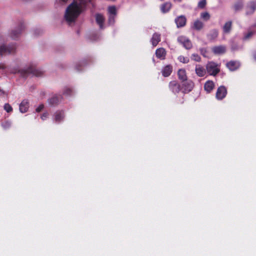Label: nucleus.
<instances>
[{
	"instance_id": "f257e3e1",
	"label": "nucleus",
	"mask_w": 256,
	"mask_h": 256,
	"mask_svg": "<svg viewBox=\"0 0 256 256\" xmlns=\"http://www.w3.org/2000/svg\"><path fill=\"white\" fill-rule=\"evenodd\" d=\"M82 8L83 4L77 1H74L68 6L65 12L64 18L69 24L76 21L82 12Z\"/></svg>"
},
{
	"instance_id": "f03ea898",
	"label": "nucleus",
	"mask_w": 256,
	"mask_h": 256,
	"mask_svg": "<svg viewBox=\"0 0 256 256\" xmlns=\"http://www.w3.org/2000/svg\"><path fill=\"white\" fill-rule=\"evenodd\" d=\"M8 70L11 74H18L23 78H27L30 74H32L36 76H40L43 74L42 70L32 66H26L24 68H20L18 66H11L8 68Z\"/></svg>"
},
{
	"instance_id": "7ed1b4c3",
	"label": "nucleus",
	"mask_w": 256,
	"mask_h": 256,
	"mask_svg": "<svg viewBox=\"0 0 256 256\" xmlns=\"http://www.w3.org/2000/svg\"><path fill=\"white\" fill-rule=\"evenodd\" d=\"M206 70L210 75L213 76H216L220 72L219 65L212 61L207 63Z\"/></svg>"
},
{
	"instance_id": "20e7f679",
	"label": "nucleus",
	"mask_w": 256,
	"mask_h": 256,
	"mask_svg": "<svg viewBox=\"0 0 256 256\" xmlns=\"http://www.w3.org/2000/svg\"><path fill=\"white\" fill-rule=\"evenodd\" d=\"M108 24L110 26L114 25L117 15V10L114 6H110L108 8Z\"/></svg>"
},
{
	"instance_id": "39448f33",
	"label": "nucleus",
	"mask_w": 256,
	"mask_h": 256,
	"mask_svg": "<svg viewBox=\"0 0 256 256\" xmlns=\"http://www.w3.org/2000/svg\"><path fill=\"white\" fill-rule=\"evenodd\" d=\"M16 46L15 44H12L8 46L4 44L0 46V56L4 54H10L15 52Z\"/></svg>"
},
{
	"instance_id": "423d86ee",
	"label": "nucleus",
	"mask_w": 256,
	"mask_h": 256,
	"mask_svg": "<svg viewBox=\"0 0 256 256\" xmlns=\"http://www.w3.org/2000/svg\"><path fill=\"white\" fill-rule=\"evenodd\" d=\"M178 42L182 44L187 50L192 48V44L188 38L185 36H180L178 38Z\"/></svg>"
},
{
	"instance_id": "0eeeda50",
	"label": "nucleus",
	"mask_w": 256,
	"mask_h": 256,
	"mask_svg": "<svg viewBox=\"0 0 256 256\" xmlns=\"http://www.w3.org/2000/svg\"><path fill=\"white\" fill-rule=\"evenodd\" d=\"M227 94V90L226 88L224 86H221L218 88L216 97L218 100H222L224 99L226 96Z\"/></svg>"
},
{
	"instance_id": "6e6552de",
	"label": "nucleus",
	"mask_w": 256,
	"mask_h": 256,
	"mask_svg": "<svg viewBox=\"0 0 256 256\" xmlns=\"http://www.w3.org/2000/svg\"><path fill=\"white\" fill-rule=\"evenodd\" d=\"M170 90L174 94L178 93L182 90L180 85L176 80L171 81L169 84Z\"/></svg>"
},
{
	"instance_id": "1a4fd4ad",
	"label": "nucleus",
	"mask_w": 256,
	"mask_h": 256,
	"mask_svg": "<svg viewBox=\"0 0 256 256\" xmlns=\"http://www.w3.org/2000/svg\"><path fill=\"white\" fill-rule=\"evenodd\" d=\"M24 28V25L22 24H21L20 26L18 28L12 30L10 33L11 38L14 40H16L18 38Z\"/></svg>"
},
{
	"instance_id": "9d476101",
	"label": "nucleus",
	"mask_w": 256,
	"mask_h": 256,
	"mask_svg": "<svg viewBox=\"0 0 256 256\" xmlns=\"http://www.w3.org/2000/svg\"><path fill=\"white\" fill-rule=\"evenodd\" d=\"M174 22L178 28H182L186 24V17L184 15L178 16L175 18Z\"/></svg>"
},
{
	"instance_id": "9b49d317",
	"label": "nucleus",
	"mask_w": 256,
	"mask_h": 256,
	"mask_svg": "<svg viewBox=\"0 0 256 256\" xmlns=\"http://www.w3.org/2000/svg\"><path fill=\"white\" fill-rule=\"evenodd\" d=\"M256 10V1H250L246 5V15L252 14Z\"/></svg>"
},
{
	"instance_id": "f8f14e48",
	"label": "nucleus",
	"mask_w": 256,
	"mask_h": 256,
	"mask_svg": "<svg viewBox=\"0 0 256 256\" xmlns=\"http://www.w3.org/2000/svg\"><path fill=\"white\" fill-rule=\"evenodd\" d=\"M194 86V84L192 80L186 81L182 84V92L188 93L190 92Z\"/></svg>"
},
{
	"instance_id": "ddd939ff",
	"label": "nucleus",
	"mask_w": 256,
	"mask_h": 256,
	"mask_svg": "<svg viewBox=\"0 0 256 256\" xmlns=\"http://www.w3.org/2000/svg\"><path fill=\"white\" fill-rule=\"evenodd\" d=\"M218 36V32L216 29H212L206 34L208 40L210 42H214Z\"/></svg>"
},
{
	"instance_id": "4468645a",
	"label": "nucleus",
	"mask_w": 256,
	"mask_h": 256,
	"mask_svg": "<svg viewBox=\"0 0 256 256\" xmlns=\"http://www.w3.org/2000/svg\"><path fill=\"white\" fill-rule=\"evenodd\" d=\"M212 51L215 54H222L226 52V48L222 45L215 46L212 48Z\"/></svg>"
},
{
	"instance_id": "2eb2a0df",
	"label": "nucleus",
	"mask_w": 256,
	"mask_h": 256,
	"mask_svg": "<svg viewBox=\"0 0 256 256\" xmlns=\"http://www.w3.org/2000/svg\"><path fill=\"white\" fill-rule=\"evenodd\" d=\"M226 67L230 71H234L240 66V64L238 61H230L226 64Z\"/></svg>"
},
{
	"instance_id": "dca6fc26",
	"label": "nucleus",
	"mask_w": 256,
	"mask_h": 256,
	"mask_svg": "<svg viewBox=\"0 0 256 256\" xmlns=\"http://www.w3.org/2000/svg\"><path fill=\"white\" fill-rule=\"evenodd\" d=\"M29 108V102L28 100H24L20 104L19 110L20 112H26Z\"/></svg>"
},
{
	"instance_id": "f3484780",
	"label": "nucleus",
	"mask_w": 256,
	"mask_h": 256,
	"mask_svg": "<svg viewBox=\"0 0 256 256\" xmlns=\"http://www.w3.org/2000/svg\"><path fill=\"white\" fill-rule=\"evenodd\" d=\"M62 99V96H55L48 100V103L49 105L54 106L58 104L60 102H61Z\"/></svg>"
},
{
	"instance_id": "a211bd4d",
	"label": "nucleus",
	"mask_w": 256,
	"mask_h": 256,
	"mask_svg": "<svg viewBox=\"0 0 256 256\" xmlns=\"http://www.w3.org/2000/svg\"><path fill=\"white\" fill-rule=\"evenodd\" d=\"M96 23L99 25L100 29L104 28L103 24L104 22V16L100 14H96L95 16Z\"/></svg>"
},
{
	"instance_id": "6ab92c4d",
	"label": "nucleus",
	"mask_w": 256,
	"mask_h": 256,
	"mask_svg": "<svg viewBox=\"0 0 256 256\" xmlns=\"http://www.w3.org/2000/svg\"><path fill=\"white\" fill-rule=\"evenodd\" d=\"M160 41V34L158 33L155 32L153 34L150 40L151 43L154 46H156Z\"/></svg>"
},
{
	"instance_id": "aec40b11",
	"label": "nucleus",
	"mask_w": 256,
	"mask_h": 256,
	"mask_svg": "<svg viewBox=\"0 0 256 256\" xmlns=\"http://www.w3.org/2000/svg\"><path fill=\"white\" fill-rule=\"evenodd\" d=\"M64 112L63 111H57L54 115V120L56 122L59 123L64 118Z\"/></svg>"
},
{
	"instance_id": "412c9836",
	"label": "nucleus",
	"mask_w": 256,
	"mask_h": 256,
	"mask_svg": "<svg viewBox=\"0 0 256 256\" xmlns=\"http://www.w3.org/2000/svg\"><path fill=\"white\" fill-rule=\"evenodd\" d=\"M172 68L170 65H167L163 68L162 70V74L164 77L170 76L172 72Z\"/></svg>"
},
{
	"instance_id": "4be33fe9",
	"label": "nucleus",
	"mask_w": 256,
	"mask_h": 256,
	"mask_svg": "<svg viewBox=\"0 0 256 256\" xmlns=\"http://www.w3.org/2000/svg\"><path fill=\"white\" fill-rule=\"evenodd\" d=\"M166 52L164 48H158L156 51V56L160 59L164 60L166 57Z\"/></svg>"
},
{
	"instance_id": "5701e85b",
	"label": "nucleus",
	"mask_w": 256,
	"mask_h": 256,
	"mask_svg": "<svg viewBox=\"0 0 256 256\" xmlns=\"http://www.w3.org/2000/svg\"><path fill=\"white\" fill-rule=\"evenodd\" d=\"M196 73L200 77L204 76L206 70L204 68L200 65H196L195 69Z\"/></svg>"
},
{
	"instance_id": "b1692460",
	"label": "nucleus",
	"mask_w": 256,
	"mask_h": 256,
	"mask_svg": "<svg viewBox=\"0 0 256 256\" xmlns=\"http://www.w3.org/2000/svg\"><path fill=\"white\" fill-rule=\"evenodd\" d=\"M214 84L212 81L208 80L207 81L204 86V88L206 91L210 93L214 89Z\"/></svg>"
},
{
	"instance_id": "393cba45",
	"label": "nucleus",
	"mask_w": 256,
	"mask_h": 256,
	"mask_svg": "<svg viewBox=\"0 0 256 256\" xmlns=\"http://www.w3.org/2000/svg\"><path fill=\"white\" fill-rule=\"evenodd\" d=\"M204 26V23L199 20H196L193 24L192 28L196 30H201Z\"/></svg>"
},
{
	"instance_id": "a878e982",
	"label": "nucleus",
	"mask_w": 256,
	"mask_h": 256,
	"mask_svg": "<svg viewBox=\"0 0 256 256\" xmlns=\"http://www.w3.org/2000/svg\"><path fill=\"white\" fill-rule=\"evenodd\" d=\"M256 33L255 30H252L251 28L248 30V32L244 35L243 40H246L252 37V36Z\"/></svg>"
},
{
	"instance_id": "bb28decb",
	"label": "nucleus",
	"mask_w": 256,
	"mask_h": 256,
	"mask_svg": "<svg viewBox=\"0 0 256 256\" xmlns=\"http://www.w3.org/2000/svg\"><path fill=\"white\" fill-rule=\"evenodd\" d=\"M244 7V4L242 0H240L234 4L233 8L236 12L241 10Z\"/></svg>"
},
{
	"instance_id": "cd10ccee",
	"label": "nucleus",
	"mask_w": 256,
	"mask_h": 256,
	"mask_svg": "<svg viewBox=\"0 0 256 256\" xmlns=\"http://www.w3.org/2000/svg\"><path fill=\"white\" fill-rule=\"evenodd\" d=\"M178 78L182 82H184L187 80L186 70L184 69H180L178 70Z\"/></svg>"
},
{
	"instance_id": "c85d7f7f",
	"label": "nucleus",
	"mask_w": 256,
	"mask_h": 256,
	"mask_svg": "<svg viewBox=\"0 0 256 256\" xmlns=\"http://www.w3.org/2000/svg\"><path fill=\"white\" fill-rule=\"evenodd\" d=\"M171 7V3L169 2H166L161 6L160 10L163 13H166L170 10Z\"/></svg>"
},
{
	"instance_id": "c756f323",
	"label": "nucleus",
	"mask_w": 256,
	"mask_h": 256,
	"mask_svg": "<svg viewBox=\"0 0 256 256\" xmlns=\"http://www.w3.org/2000/svg\"><path fill=\"white\" fill-rule=\"evenodd\" d=\"M232 21H228L226 22L223 28V32L224 33H229L231 30L232 28Z\"/></svg>"
},
{
	"instance_id": "7c9ffc66",
	"label": "nucleus",
	"mask_w": 256,
	"mask_h": 256,
	"mask_svg": "<svg viewBox=\"0 0 256 256\" xmlns=\"http://www.w3.org/2000/svg\"><path fill=\"white\" fill-rule=\"evenodd\" d=\"M200 18L204 21H208L210 20V15L208 12H204L200 13Z\"/></svg>"
},
{
	"instance_id": "2f4dec72",
	"label": "nucleus",
	"mask_w": 256,
	"mask_h": 256,
	"mask_svg": "<svg viewBox=\"0 0 256 256\" xmlns=\"http://www.w3.org/2000/svg\"><path fill=\"white\" fill-rule=\"evenodd\" d=\"M72 90L69 88H64L63 92V94L66 96H71L72 94Z\"/></svg>"
},
{
	"instance_id": "473e14b6",
	"label": "nucleus",
	"mask_w": 256,
	"mask_h": 256,
	"mask_svg": "<svg viewBox=\"0 0 256 256\" xmlns=\"http://www.w3.org/2000/svg\"><path fill=\"white\" fill-rule=\"evenodd\" d=\"M178 60L184 64H187L189 62V58L188 57H184L182 56H180L178 57Z\"/></svg>"
},
{
	"instance_id": "72a5a7b5",
	"label": "nucleus",
	"mask_w": 256,
	"mask_h": 256,
	"mask_svg": "<svg viewBox=\"0 0 256 256\" xmlns=\"http://www.w3.org/2000/svg\"><path fill=\"white\" fill-rule=\"evenodd\" d=\"M206 4V0H201L198 2V8L202 9L205 8Z\"/></svg>"
},
{
	"instance_id": "f704fd0d",
	"label": "nucleus",
	"mask_w": 256,
	"mask_h": 256,
	"mask_svg": "<svg viewBox=\"0 0 256 256\" xmlns=\"http://www.w3.org/2000/svg\"><path fill=\"white\" fill-rule=\"evenodd\" d=\"M2 126L4 130H7L10 127L11 122L8 121H6L2 124Z\"/></svg>"
},
{
	"instance_id": "c9c22d12",
	"label": "nucleus",
	"mask_w": 256,
	"mask_h": 256,
	"mask_svg": "<svg viewBox=\"0 0 256 256\" xmlns=\"http://www.w3.org/2000/svg\"><path fill=\"white\" fill-rule=\"evenodd\" d=\"M191 58H192V60L196 62H199L201 60V58H200V56L198 54H192Z\"/></svg>"
},
{
	"instance_id": "e433bc0d",
	"label": "nucleus",
	"mask_w": 256,
	"mask_h": 256,
	"mask_svg": "<svg viewBox=\"0 0 256 256\" xmlns=\"http://www.w3.org/2000/svg\"><path fill=\"white\" fill-rule=\"evenodd\" d=\"M4 110L8 112H11L12 110V107L11 106L8 104H6L4 105Z\"/></svg>"
},
{
	"instance_id": "4c0bfd02",
	"label": "nucleus",
	"mask_w": 256,
	"mask_h": 256,
	"mask_svg": "<svg viewBox=\"0 0 256 256\" xmlns=\"http://www.w3.org/2000/svg\"><path fill=\"white\" fill-rule=\"evenodd\" d=\"M200 51L202 55L204 57H206V53L207 51L205 48H200Z\"/></svg>"
},
{
	"instance_id": "58836bf2",
	"label": "nucleus",
	"mask_w": 256,
	"mask_h": 256,
	"mask_svg": "<svg viewBox=\"0 0 256 256\" xmlns=\"http://www.w3.org/2000/svg\"><path fill=\"white\" fill-rule=\"evenodd\" d=\"M44 105L43 104H41L36 109V112H40L44 109Z\"/></svg>"
},
{
	"instance_id": "ea45409f",
	"label": "nucleus",
	"mask_w": 256,
	"mask_h": 256,
	"mask_svg": "<svg viewBox=\"0 0 256 256\" xmlns=\"http://www.w3.org/2000/svg\"><path fill=\"white\" fill-rule=\"evenodd\" d=\"M48 114L47 112H45L43 113V114L41 116V118L42 120H46L48 118Z\"/></svg>"
},
{
	"instance_id": "a19ab883",
	"label": "nucleus",
	"mask_w": 256,
	"mask_h": 256,
	"mask_svg": "<svg viewBox=\"0 0 256 256\" xmlns=\"http://www.w3.org/2000/svg\"><path fill=\"white\" fill-rule=\"evenodd\" d=\"M85 64L84 62H82L80 64H78L76 66V68L77 70L78 71H80V70H81L78 68V66L79 65H82L83 64Z\"/></svg>"
},
{
	"instance_id": "79ce46f5",
	"label": "nucleus",
	"mask_w": 256,
	"mask_h": 256,
	"mask_svg": "<svg viewBox=\"0 0 256 256\" xmlns=\"http://www.w3.org/2000/svg\"><path fill=\"white\" fill-rule=\"evenodd\" d=\"M4 94V92L0 88V96L2 95V94Z\"/></svg>"
},
{
	"instance_id": "37998d69",
	"label": "nucleus",
	"mask_w": 256,
	"mask_h": 256,
	"mask_svg": "<svg viewBox=\"0 0 256 256\" xmlns=\"http://www.w3.org/2000/svg\"><path fill=\"white\" fill-rule=\"evenodd\" d=\"M5 66L4 64H0V69H4Z\"/></svg>"
},
{
	"instance_id": "c03bdc74",
	"label": "nucleus",
	"mask_w": 256,
	"mask_h": 256,
	"mask_svg": "<svg viewBox=\"0 0 256 256\" xmlns=\"http://www.w3.org/2000/svg\"><path fill=\"white\" fill-rule=\"evenodd\" d=\"M256 23H255L253 25H252L250 28H256Z\"/></svg>"
},
{
	"instance_id": "a18cd8bd",
	"label": "nucleus",
	"mask_w": 256,
	"mask_h": 256,
	"mask_svg": "<svg viewBox=\"0 0 256 256\" xmlns=\"http://www.w3.org/2000/svg\"><path fill=\"white\" fill-rule=\"evenodd\" d=\"M174 2H182V0H174Z\"/></svg>"
},
{
	"instance_id": "49530a36",
	"label": "nucleus",
	"mask_w": 256,
	"mask_h": 256,
	"mask_svg": "<svg viewBox=\"0 0 256 256\" xmlns=\"http://www.w3.org/2000/svg\"><path fill=\"white\" fill-rule=\"evenodd\" d=\"M62 2H66L68 1V0H60Z\"/></svg>"
},
{
	"instance_id": "de8ad7c7",
	"label": "nucleus",
	"mask_w": 256,
	"mask_h": 256,
	"mask_svg": "<svg viewBox=\"0 0 256 256\" xmlns=\"http://www.w3.org/2000/svg\"><path fill=\"white\" fill-rule=\"evenodd\" d=\"M254 58L256 60V56H254Z\"/></svg>"
}]
</instances>
